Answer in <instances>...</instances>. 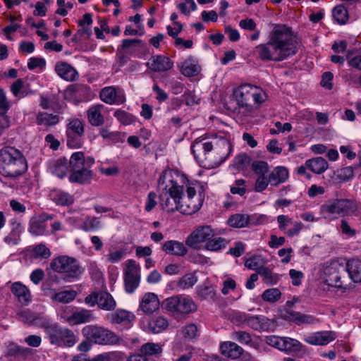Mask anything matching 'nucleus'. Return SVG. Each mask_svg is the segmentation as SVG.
<instances>
[{
    "label": "nucleus",
    "instance_id": "f257e3e1",
    "mask_svg": "<svg viewBox=\"0 0 361 361\" xmlns=\"http://www.w3.org/2000/svg\"><path fill=\"white\" fill-rule=\"evenodd\" d=\"M161 208L168 213L176 211L191 215L202 207V186L197 181H190L178 171L164 170L158 180Z\"/></svg>",
    "mask_w": 361,
    "mask_h": 361
},
{
    "label": "nucleus",
    "instance_id": "f03ea898",
    "mask_svg": "<svg viewBox=\"0 0 361 361\" xmlns=\"http://www.w3.org/2000/svg\"><path fill=\"white\" fill-rule=\"evenodd\" d=\"M298 46L291 28L277 25L271 32L268 42L257 46L255 51L263 61H281L295 55Z\"/></svg>",
    "mask_w": 361,
    "mask_h": 361
},
{
    "label": "nucleus",
    "instance_id": "7ed1b4c3",
    "mask_svg": "<svg viewBox=\"0 0 361 361\" xmlns=\"http://www.w3.org/2000/svg\"><path fill=\"white\" fill-rule=\"evenodd\" d=\"M233 97L238 113L251 116L267 100L266 92L259 86L244 83L233 90Z\"/></svg>",
    "mask_w": 361,
    "mask_h": 361
},
{
    "label": "nucleus",
    "instance_id": "20e7f679",
    "mask_svg": "<svg viewBox=\"0 0 361 361\" xmlns=\"http://www.w3.org/2000/svg\"><path fill=\"white\" fill-rule=\"evenodd\" d=\"M27 161L22 151L13 146L0 149V181L2 178L16 180L27 171Z\"/></svg>",
    "mask_w": 361,
    "mask_h": 361
},
{
    "label": "nucleus",
    "instance_id": "39448f33",
    "mask_svg": "<svg viewBox=\"0 0 361 361\" xmlns=\"http://www.w3.org/2000/svg\"><path fill=\"white\" fill-rule=\"evenodd\" d=\"M212 150H214L219 156V161L222 163L231 154L232 145L230 141L224 137L214 139L212 141H208L206 139H197L191 145V152L196 159L200 158L201 153L206 155Z\"/></svg>",
    "mask_w": 361,
    "mask_h": 361
},
{
    "label": "nucleus",
    "instance_id": "423d86ee",
    "mask_svg": "<svg viewBox=\"0 0 361 361\" xmlns=\"http://www.w3.org/2000/svg\"><path fill=\"white\" fill-rule=\"evenodd\" d=\"M357 210L355 203L345 198H335L326 201L321 207L323 217L328 220L337 219L354 213Z\"/></svg>",
    "mask_w": 361,
    "mask_h": 361
},
{
    "label": "nucleus",
    "instance_id": "0eeeda50",
    "mask_svg": "<svg viewBox=\"0 0 361 361\" xmlns=\"http://www.w3.org/2000/svg\"><path fill=\"white\" fill-rule=\"evenodd\" d=\"M50 267L53 271L61 274L67 281L79 278L84 272V268L78 259L68 255H60L54 258Z\"/></svg>",
    "mask_w": 361,
    "mask_h": 361
},
{
    "label": "nucleus",
    "instance_id": "6e6552de",
    "mask_svg": "<svg viewBox=\"0 0 361 361\" xmlns=\"http://www.w3.org/2000/svg\"><path fill=\"white\" fill-rule=\"evenodd\" d=\"M82 334L88 341L98 345H116L121 341L114 332L97 325L84 326Z\"/></svg>",
    "mask_w": 361,
    "mask_h": 361
},
{
    "label": "nucleus",
    "instance_id": "1a4fd4ad",
    "mask_svg": "<svg viewBox=\"0 0 361 361\" xmlns=\"http://www.w3.org/2000/svg\"><path fill=\"white\" fill-rule=\"evenodd\" d=\"M162 305L173 315H185L197 310L195 302L188 295H176L163 301Z\"/></svg>",
    "mask_w": 361,
    "mask_h": 361
},
{
    "label": "nucleus",
    "instance_id": "9d476101",
    "mask_svg": "<svg viewBox=\"0 0 361 361\" xmlns=\"http://www.w3.org/2000/svg\"><path fill=\"white\" fill-rule=\"evenodd\" d=\"M345 267L343 261L336 259L328 262L324 267V274L329 286L341 288V279L345 274Z\"/></svg>",
    "mask_w": 361,
    "mask_h": 361
},
{
    "label": "nucleus",
    "instance_id": "9b49d317",
    "mask_svg": "<svg viewBox=\"0 0 361 361\" xmlns=\"http://www.w3.org/2000/svg\"><path fill=\"white\" fill-rule=\"evenodd\" d=\"M48 337L51 344L71 347L76 342L74 333L67 329L54 325L48 329Z\"/></svg>",
    "mask_w": 361,
    "mask_h": 361
},
{
    "label": "nucleus",
    "instance_id": "f8f14e48",
    "mask_svg": "<svg viewBox=\"0 0 361 361\" xmlns=\"http://www.w3.org/2000/svg\"><path fill=\"white\" fill-rule=\"evenodd\" d=\"M123 274L125 290L131 294L140 285V267L139 264L133 259L127 260Z\"/></svg>",
    "mask_w": 361,
    "mask_h": 361
},
{
    "label": "nucleus",
    "instance_id": "ddd939ff",
    "mask_svg": "<svg viewBox=\"0 0 361 361\" xmlns=\"http://www.w3.org/2000/svg\"><path fill=\"white\" fill-rule=\"evenodd\" d=\"M215 235L216 232L211 226H199L187 237L185 243L190 247L197 248L199 244L207 243Z\"/></svg>",
    "mask_w": 361,
    "mask_h": 361
},
{
    "label": "nucleus",
    "instance_id": "4468645a",
    "mask_svg": "<svg viewBox=\"0 0 361 361\" xmlns=\"http://www.w3.org/2000/svg\"><path fill=\"white\" fill-rule=\"evenodd\" d=\"M83 123L78 118L69 120L67 125V145L71 148H78L81 145L80 137L84 134Z\"/></svg>",
    "mask_w": 361,
    "mask_h": 361
},
{
    "label": "nucleus",
    "instance_id": "2eb2a0df",
    "mask_svg": "<svg viewBox=\"0 0 361 361\" xmlns=\"http://www.w3.org/2000/svg\"><path fill=\"white\" fill-rule=\"evenodd\" d=\"M99 97L102 101L110 105H119L126 102L123 91L114 86L105 87L100 91Z\"/></svg>",
    "mask_w": 361,
    "mask_h": 361
},
{
    "label": "nucleus",
    "instance_id": "dca6fc26",
    "mask_svg": "<svg viewBox=\"0 0 361 361\" xmlns=\"http://www.w3.org/2000/svg\"><path fill=\"white\" fill-rule=\"evenodd\" d=\"M64 97L77 105L90 99V89L87 86L68 87L64 92Z\"/></svg>",
    "mask_w": 361,
    "mask_h": 361
},
{
    "label": "nucleus",
    "instance_id": "f3484780",
    "mask_svg": "<svg viewBox=\"0 0 361 361\" xmlns=\"http://www.w3.org/2000/svg\"><path fill=\"white\" fill-rule=\"evenodd\" d=\"M337 337L333 331H322L310 334L304 338V341L313 345H326Z\"/></svg>",
    "mask_w": 361,
    "mask_h": 361
},
{
    "label": "nucleus",
    "instance_id": "a211bd4d",
    "mask_svg": "<svg viewBox=\"0 0 361 361\" xmlns=\"http://www.w3.org/2000/svg\"><path fill=\"white\" fill-rule=\"evenodd\" d=\"M235 318L256 331L265 330L269 326L268 319L264 316H250L245 313H238Z\"/></svg>",
    "mask_w": 361,
    "mask_h": 361
},
{
    "label": "nucleus",
    "instance_id": "6ab92c4d",
    "mask_svg": "<svg viewBox=\"0 0 361 361\" xmlns=\"http://www.w3.org/2000/svg\"><path fill=\"white\" fill-rule=\"evenodd\" d=\"M11 231L6 235L3 239L4 242L8 246H16L21 241V234L23 231V227L20 222L16 219H11L9 222Z\"/></svg>",
    "mask_w": 361,
    "mask_h": 361
},
{
    "label": "nucleus",
    "instance_id": "aec40b11",
    "mask_svg": "<svg viewBox=\"0 0 361 361\" xmlns=\"http://www.w3.org/2000/svg\"><path fill=\"white\" fill-rule=\"evenodd\" d=\"M159 307V300L157 295L153 293H146L141 298L138 310L146 314H152Z\"/></svg>",
    "mask_w": 361,
    "mask_h": 361
},
{
    "label": "nucleus",
    "instance_id": "412c9836",
    "mask_svg": "<svg viewBox=\"0 0 361 361\" xmlns=\"http://www.w3.org/2000/svg\"><path fill=\"white\" fill-rule=\"evenodd\" d=\"M68 163L70 170L73 171L85 166L92 167L94 163V159L91 157L85 158L83 152H76L72 154Z\"/></svg>",
    "mask_w": 361,
    "mask_h": 361
},
{
    "label": "nucleus",
    "instance_id": "4be33fe9",
    "mask_svg": "<svg viewBox=\"0 0 361 361\" xmlns=\"http://www.w3.org/2000/svg\"><path fill=\"white\" fill-rule=\"evenodd\" d=\"M95 317L92 310L81 309L77 310L70 316L65 317V320L70 325H78L84 323L93 322Z\"/></svg>",
    "mask_w": 361,
    "mask_h": 361
},
{
    "label": "nucleus",
    "instance_id": "5701e85b",
    "mask_svg": "<svg viewBox=\"0 0 361 361\" xmlns=\"http://www.w3.org/2000/svg\"><path fill=\"white\" fill-rule=\"evenodd\" d=\"M106 319L111 324L130 325L135 319V315L126 310L118 309L115 312L106 314Z\"/></svg>",
    "mask_w": 361,
    "mask_h": 361
},
{
    "label": "nucleus",
    "instance_id": "b1692460",
    "mask_svg": "<svg viewBox=\"0 0 361 361\" xmlns=\"http://www.w3.org/2000/svg\"><path fill=\"white\" fill-rule=\"evenodd\" d=\"M11 290L22 305H28L31 302V293L26 286L20 282H15L11 285Z\"/></svg>",
    "mask_w": 361,
    "mask_h": 361
},
{
    "label": "nucleus",
    "instance_id": "393cba45",
    "mask_svg": "<svg viewBox=\"0 0 361 361\" xmlns=\"http://www.w3.org/2000/svg\"><path fill=\"white\" fill-rule=\"evenodd\" d=\"M283 317L286 319L295 322L298 325L302 324H312L317 322V319L310 314H302L299 312L287 310L283 314Z\"/></svg>",
    "mask_w": 361,
    "mask_h": 361
},
{
    "label": "nucleus",
    "instance_id": "a878e982",
    "mask_svg": "<svg viewBox=\"0 0 361 361\" xmlns=\"http://www.w3.org/2000/svg\"><path fill=\"white\" fill-rule=\"evenodd\" d=\"M161 250L166 254L178 257H183L188 252L183 243L175 240L164 242L161 245Z\"/></svg>",
    "mask_w": 361,
    "mask_h": 361
},
{
    "label": "nucleus",
    "instance_id": "bb28decb",
    "mask_svg": "<svg viewBox=\"0 0 361 361\" xmlns=\"http://www.w3.org/2000/svg\"><path fill=\"white\" fill-rule=\"evenodd\" d=\"M104 108L103 104H94L87 109V118L90 125L97 127L104 124V117L102 114Z\"/></svg>",
    "mask_w": 361,
    "mask_h": 361
},
{
    "label": "nucleus",
    "instance_id": "cd10ccee",
    "mask_svg": "<svg viewBox=\"0 0 361 361\" xmlns=\"http://www.w3.org/2000/svg\"><path fill=\"white\" fill-rule=\"evenodd\" d=\"M345 272L348 273L351 280L355 283H361V260L350 259L345 264Z\"/></svg>",
    "mask_w": 361,
    "mask_h": 361
},
{
    "label": "nucleus",
    "instance_id": "c85d7f7f",
    "mask_svg": "<svg viewBox=\"0 0 361 361\" xmlns=\"http://www.w3.org/2000/svg\"><path fill=\"white\" fill-rule=\"evenodd\" d=\"M49 169L51 172L59 178H63L66 176L70 168L68 159L66 157H60L50 163Z\"/></svg>",
    "mask_w": 361,
    "mask_h": 361
},
{
    "label": "nucleus",
    "instance_id": "c756f323",
    "mask_svg": "<svg viewBox=\"0 0 361 361\" xmlns=\"http://www.w3.org/2000/svg\"><path fill=\"white\" fill-rule=\"evenodd\" d=\"M50 199L58 205L68 206L73 202V197L60 189H53L49 192Z\"/></svg>",
    "mask_w": 361,
    "mask_h": 361
},
{
    "label": "nucleus",
    "instance_id": "7c9ffc66",
    "mask_svg": "<svg viewBox=\"0 0 361 361\" xmlns=\"http://www.w3.org/2000/svg\"><path fill=\"white\" fill-rule=\"evenodd\" d=\"M220 350L224 355L234 360L238 358L243 352V349L240 346L231 341L221 343Z\"/></svg>",
    "mask_w": 361,
    "mask_h": 361
},
{
    "label": "nucleus",
    "instance_id": "2f4dec72",
    "mask_svg": "<svg viewBox=\"0 0 361 361\" xmlns=\"http://www.w3.org/2000/svg\"><path fill=\"white\" fill-rule=\"evenodd\" d=\"M197 297L202 300L215 301L216 300V290L211 284L204 283L196 288Z\"/></svg>",
    "mask_w": 361,
    "mask_h": 361
},
{
    "label": "nucleus",
    "instance_id": "473e14b6",
    "mask_svg": "<svg viewBox=\"0 0 361 361\" xmlns=\"http://www.w3.org/2000/svg\"><path fill=\"white\" fill-rule=\"evenodd\" d=\"M306 166L315 174L323 173L329 167V164L325 159L317 157L306 160Z\"/></svg>",
    "mask_w": 361,
    "mask_h": 361
},
{
    "label": "nucleus",
    "instance_id": "72a5a7b5",
    "mask_svg": "<svg viewBox=\"0 0 361 361\" xmlns=\"http://www.w3.org/2000/svg\"><path fill=\"white\" fill-rule=\"evenodd\" d=\"M91 167H84L78 170L73 171L69 176V180L71 183H85L92 178Z\"/></svg>",
    "mask_w": 361,
    "mask_h": 361
},
{
    "label": "nucleus",
    "instance_id": "f704fd0d",
    "mask_svg": "<svg viewBox=\"0 0 361 361\" xmlns=\"http://www.w3.org/2000/svg\"><path fill=\"white\" fill-rule=\"evenodd\" d=\"M97 306L101 310L112 311L116 307V302L109 293L106 291H99Z\"/></svg>",
    "mask_w": 361,
    "mask_h": 361
},
{
    "label": "nucleus",
    "instance_id": "c9c22d12",
    "mask_svg": "<svg viewBox=\"0 0 361 361\" xmlns=\"http://www.w3.org/2000/svg\"><path fill=\"white\" fill-rule=\"evenodd\" d=\"M20 317H23V319H25V322H30L37 326L44 328L46 329V332L47 334L48 329L54 326L49 324V321L47 319L40 317H35L28 310L23 312L20 314Z\"/></svg>",
    "mask_w": 361,
    "mask_h": 361
},
{
    "label": "nucleus",
    "instance_id": "e433bc0d",
    "mask_svg": "<svg viewBox=\"0 0 361 361\" xmlns=\"http://www.w3.org/2000/svg\"><path fill=\"white\" fill-rule=\"evenodd\" d=\"M288 178V171L283 166H277L270 173L269 176V183L273 185H277L284 183Z\"/></svg>",
    "mask_w": 361,
    "mask_h": 361
},
{
    "label": "nucleus",
    "instance_id": "4c0bfd02",
    "mask_svg": "<svg viewBox=\"0 0 361 361\" xmlns=\"http://www.w3.org/2000/svg\"><path fill=\"white\" fill-rule=\"evenodd\" d=\"M169 326L166 318L162 316H154L149 321L148 328L150 332L159 334L165 330Z\"/></svg>",
    "mask_w": 361,
    "mask_h": 361
},
{
    "label": "nucleus",
    "instance_id": "58836bf2",
    "mask_svg": "<svg viewBox=\"0 0 361 361\" xmlns=\"http://www.w3.org/2000/svg\"><path fill=\"white\" fill-rule=\"evenodd\" d=\"M197 282V277L194 273H188L178 279L176 287L179 290H187L195 286Z\"/></svg>",
    "mask_w": 361,
    "mask_h": 361
},
{
    "label": "nucleus",
    "instance_id": "ea45409f",
    "mask_svg": "<svg viewBox=\"0 0 361 361\" xmlns=\"http://www.w3.org/2000/svg\"><path fill=\"white\" fill-rule=\"evenodd\" d=\"M282 351L287 353H299L302 350L303 345L296 339L289 337H283Z\"/></svg>",
    "mask_w": 361,
    "mask_h": 361
},
{
    "label": "nucleus",
    "instance_id": "a19ab883",
    "mask_svg": "<svg viewBox=\"0 0 361 361\" xmlns=\"http://www.w3.org/2000/svg\"><path fill=\"white\" fill-rule=\"evenodd\" d=\"M99 135L104 140L112 143H118L123 141V136L120 132L111 131L104 127L99 129Z\"/></svg>",
    "mask_w": 361,
    "mask_h": 361
},
{
    "label": "nucleus",
    "instance_id": "79ce46f5",
    "mask_svg": "<svg viewBox=\"0 0 361 361\" xmlns=\"http://www.w3.org/2000/svg\"><path fill=\"white\" fill-rule=\"evenodd\" d=\"M125 355L123 353L112 351L97 355L90 361H123Z\"/></svg>",
    "mask_w": 361,
    "mask_h": 361
},
{
    "label": "nucleus",
    "instance_id": "37998d69",
    "mask_svg": "<svg viewBox=\"0 0 361 361\" xmlns=\"http://www.w3.org/2000/svg\"><path fill=\"white\" fill-rule=\"evenodd\" d=\"M31 253L32 257L36 259H47L51 255L49 248L43 243L32 246Z\"/></svg>",
    "mask_w": 361,
    "mask_h": 361
},
{
    "label": "nucleus",
    "instance_id": "c03bdc74",
    "mask_svg": "<svg viewBox=\"0 0 361 361\" xmlns=\"http://www.w3.org/2000/svg\"><path fill=\"white\" fill-rule=\"evenodd\" d=\"M59 122V116L46 112H40L37 116V123L46 126H54Z\"/></svg>",
    "mask_w": 361,
    "mask_h": 361
},
{
    "label": "nucleus",
    "instance_id": "a18cd8bd",
    "mask_svg": "<svg viewBox=\"0 0 361 361\" xmlns=\"http://www.w3.org/2000/svg\"><path fill=\"white\" fill-rule=\"evenodd\" d=\"M258 274L263 281L269 286L276 284L280 279L279 274L273 273L270 269L265 267L259 269Z\"/></svg>",
    "mask_w": 361,
    "mask_h": 361
},
{
    "label": "nucleus",
    "instance_id": "49530a36",
    "mask_svg": "<svg viewBox=\"0 0 361 361\" xmlns=\"http://www.w3.org/2000/svg\"><path fill=\"white\" fill-rule=\"evenodd\" d=\"M77 295V293L73 290H65L54 293L51 298L52 300L63 303H68L73 301Z\"/></svg>",
    "mask_w": 361,
    "mask_h": 361
},
{
    "label": "nucleus",
    "instance_id": "de8ad7c7",
    "mask_svg": "<svg viewBox=\"0 0 361 361\" xmlns=\"http://www.w3.org/2000/svg\"><path fill=\"white\" fill-rule=\"evenodd\" d=\"M228 241L222 237H213L205 243V249L209 251L217 252L224 248Z\"/></svg>",
    "mask_w": 361,
    "mask_h": 361
},
{
    "label": "nucleus",
    "instance_id": "09e8293b",
    "mask_svg": "<svg viewBox=\"0 0 361 361\" xmlns=\"http://www.w3.org/2000/svg\"><path fill=\"white\" fill-rule=\"evenodd\" d=\"M248 222L249 216L244 214H233L228 219V225L234 228H243L247 226Z\"/></svg>",
    "mask_w": 361,
    "mask_h": 361
},
{
    "label": "nucleus",
    "instance_id": "8fccbe9b",
    "mask_svg": "<svg viewBox=\"0 0 361 361\" xmlns=\"http://www.w3.org/2000/svg\"><path fill=\"white\" fill-rule=\"evenodd\" d=\"M11 91L14 97L20 99L33 94L32 90L27 91L24 89L23 81L21 79H18L11 85Z\"/></svg>",
    "mask_w": 361,
    "mask_h": 361
},
{
    "label": "nucleus",
    "instance_id": "3c124183",
    "mask_svg": "<svg viewBox=\"0 0 361 361\" xmlns=\"http://www.w3.org/2000/svg\"><path fill=\"white\" fill-rule=\"evenodd\" d=\"M162 352L161 346L158 343H146L140 348V353L145 357L159 355Z\"/></svg>",
    "mask_w": 361,
    "mask_h": 361
},
{
    "label": "nucleus",
    "instance_id": "603ef678",
    "mask_svg": "<svg viewBox=\"0 0 361 361\" xmlns=\"http://www.w3.org/2000/svg\"><path fill=\"white\" fill-rule=\"evenodd\" d=\"M333 17L340 25L345 24L348 20V13L343 5H338L333 9Z\"/></svg>",
    "mask_w": 361,
    "mask_h": 361
},
{
    "label": "nucleus",
    "instance_id": "864d4df0",
    "mask_svg": "<svg viewBox=\"0 0 361 361\" xmlns=\"http://www.w3.org/2000/svg\"><path fill=\"white\" fill-rule=\"evenodd\" d=\"M250 157L245 153H242L235 157L233 166L238 170H244L250 166Z\"/></svg>",
    "mask_w": 361,
    "mask_h": 361
},
{
    "label": "nucleus",
    "instance_id": "5fc2aeb1",
    "mask_svg": "<svg viewBox=\"0 0 361 361\" xmlns=\"http://www.w3.org/2000/svg\"><path fill=\"white\" fill-rule=\"evenodd\" d=\"M47 226L44 221L34 219L30 221L29 231L34 235H43L46 233Z\"/></svg>",
    "mask_w": 361,
    "mask_h": 361
},
{
    "label": "nucleus",
    "instance_id": "6e6d98bb",
    "mask_svg": "<svg viewBox=\"0 0 361 361\" xmlns=\"http://www.w3.org/2000/svg\"><path fill=\"white\" fill-rule=\"evenodd\" d=\"M114 116L118 121L125 126L130 125L135 121V118L131 114L121 109L116 110Z\"/></svg>",
    "mask_w": 361,
    "mask_h": 361
},
{
    "label": "nucleus",
    "instance_id": "4d7b16f0",
    "mask_svg": "<svg viewBox=\"0 0 361 361\" xmlns=\"http://www.w3.org/2000/svg\"><path fill=\"white\" fill-rule=\"evenodd\" d=\"M281 296V292L278 288H269L264 290L262 295L264 301L269 302H275L278 301Z\"/></svg>",
    "mask_w": 361,
    "mask_h": 361
},
{
    "label": "nucleus",
    "instance_id": "13d9d810",
    "mask_svg": "<svg viewBox=\"0 0 361 361\" xmlns=\"http://www.w3.org/2000/svg\"><path fill=\"white\" fill-rule=\"evenodd\" d=\"M347 58L349 65L353 68H361V52L353 49L348 50Z\"/></svg>",
    "mask_w": 361,
    "mask_h": 361
},
{
    "label": "nucleus",
    "instance_id": "bf43d9fd",
    "mask_svg": "<svg viewBox=\"0 0 361 361\" xmlns=\"http://www.w3.org/2000/svg\"><path fill=\"white\" fill-rule=\"evenodd\" d=\"M152 61L154 68H172L173 66L169 57L161 55L153 56Z\"/></svg>",
    "mask_w": 361,
    "mask_h": 361
},
{
    "label": "nucleus",
    "instance_id": "052dcab7",
    "mask_svg": "<svg viewBox=\"0 0 361 361\" xmlns=\"http://www.w3.org/2000/svg\"><path fill=\"white\" fill-rule=\"evenodd\" d=\"M59 76L67 81L76 80L79 74L76 69H55Z\"/></svg>",
    "mask_w": 361,
    "mask_h": 361
},
{
    "label": "nucleus",
    "instance_id": "680f3d73",
    "mask_svg": "<svg viewBox=\"0 0 361 361\" xmlns=\"http://www.w3.org/2000/svg\"><path fill=\"white\" fill-rule=\"evenodd\" d=\"M231 338L243 345H252V337L251 335L243 331H234L232 334Z\"/></svg>",
    "mask_w": 361,
    "mask_h": 361
},
{
    "label": "nucleus",
    "instance_id": "e2e57ef3",
    "mask_svg": "<svg viewBox=\"0 0 361 361\" xmlns=\"http://www.w3.org/2000/svg\"><path fill=\"white\" fill-rule=\"evenodd\" d=\"M336 179L341 181H346L353 177V169L350 166L337 169L334 172Z\"/></svg>",
    "mask_w": 361,
    "mask_h": 361
},
{
    "label": "nucleus",
    "instance_id": "0e129e2a",
    "mask_svg": "<svg viewBox=\"0 0 361 361\" xmlns=\"http://www.w3.org/2000/svg\"><path fill=\"white\" fill-rule=\"evenodd\" d=\"M252 169L256 174L264 176L269 171V164L264 161H255L252 163Z\"/></svg>",
    "mask_w": 361,
    "mask_h": 361
},
{
    "label": "nucleus",
    "instance_id": "69168bd1",
    "mask_svg": "<svg viewBox=\"0 0 361 361\" xmlns=\"http://www.w3.org/2000/svg\"><path fill=\"white\" fill-rule=\"evenodd\" d=\"M245 266L249 269L255 270L256 274H258L259 269L264 267L262 265V259L257 256L247 259L245 262Z\"/></svg>",
    "mask_w": 361,
    "mask_h": 361
},
{
    "label": "nucleus",
    "instance_id": "338daca9",
    "mask_svg": "<svg viewBox=\"0 0 361 361\" xmlns=\"http://www.w3.org/2000/svg\"><path fill=\"white\" fill-rule=\"evenodd\" d=\"M125 251L122 249L110 250L106 256V262L110 263H116L121 261L124 257Z\"/></svg>",
    "mask_w": 361,
    "mask_h": 361
},
{
    "label": "nucleus",
    "instance_id": "774afa93",
    "mask_svg": "<svg viewBox=\"0 0 361 361\" xmlns=\"http://www.w3.org/2000/svg\"><path fill=\"white\" fill-rule=\"evenodd\" d=\"M100 227L99 221L94 217L87 218L82 226V229L85 231H91Z\"/></svg>",
    "mask_w": 361,
    "mask_h": 361
}]
</instances>
